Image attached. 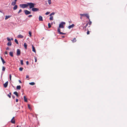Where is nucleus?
Here are the masks:
<instances>
[{
	"instance_id": "8fccbe9b",
	"label": "nucleus",
	"mask_w": 127,
	"mask_h": 127,
	"mask_svg": "<svg viewBox=\"0 0 127 127\" xmlns=\"http://www.w3.org/2000/svg\"><path fill=\"white\" fill-rule=\"evenodd\" d=\"M35 62H36L37 61V59H36V58L35 57Z\"/></svg>"
},
{
	"instance_id": "58836bf2",
	"label": "nucleus",
	"mask_w": 127,
	"mask_h": 127,
	"mask_svg": "<svg viewBox=\"0 0 127 127\" xmlns=\"http://www.w3.org/2000/svg\"><path fill=\"white\" fill-rule=\"evenodd\" d=\"M60 34H65V33H63L62 32H60V33H59Z\"/></svg>"
},
{
	"instance_id": "7ed1b4c3",
	"label": "nucleus",
	"mask_w": 127,
	"mask_h": 127,
	"mask_svg": "<svg viewBox=\"0 0 127 127\" xmlns=\"http://www.w3.org/2000/svg\"><path fill=\"white\" fill-rule=\"evenodd\" d=\"M19 6L21 8H24L27 7L28 6V4H20Z\"/></svg>"
},
{
	"instance_id": "13d9d810",
	"label": "nucleus",
	"mask_w": 127,
	"mask_h": 127,
	"mask_svg": "<svg viewBox=\"0 0 127 127\" xmlns=\"http://www.w3.org/2000/svg\"><path fill=\"white\" fill-rule=\"evenodd\" d=\"M11 40H13V38H11Z\"/></svg>"
},
{
	"instance_id": "e433bc0d",
	"label": "nucleus",
	"mask_w": 127,
	"mask_h": 127,
	"mask_svg": "<svg viewBox=\"0 0 127 127\" xmlns=\"http://www.w3.org/2000/svg\"><path fill=\"white\" fill-rule=\"evenodd\" d=\"M48 28H50L51 27V25H50V24L49 23L48 24Z\"/></svg>"
},
{
	"instance_id": "a878e982",
	"label": "nucleus",
	"mask_w": 127,
	"mask_h": 127,
	"mask_svg": "<svg viewBox=\"0 0 127 127\" xmlns=\"http://www.w3.org/2000/svg\"><path fill=\"white\" fill-rule=\"evenodd\" d=\"M15 41L16 43L17 44H18L19 43L18 42L17 40L16 39H15Z\"/></svg>"
},
{
	"instance_id": "4d7b16f0",
	"label": "nucleus",
	"mask_w": 127,
	"mask_h": 127,
	"mask_svg": "<svg viewBox=\"0 0 127 127\" xmlns=\"http://www.w3.org/2000/svg\"><path fill=\"white\" fill-rule=\"evenodd\" d=\"M17 1V0H14V1L16 2Z\"/></svg>"
},
{
	"instance_id": "c9c22d12",
	"label": "nucleus",
	"mask_w": 127,
	"mask_h": 127,
	"mask_svg": "<svg viewBox=\"0 0 127 127\" xmlns=\"http://www.w3.org/2000/svg\"><path fill=\"white\" fill-rule=\"evenodd\" d=\"M22 11V10L21 9H20L19 11L18 12V14H19L20 13H21Z\"/></svg>"
},
{
	"instance_id": "4be33fe9",
	"label": "nucleus",
	"mask_w": 127,
	"mask_h": 127,
	"mask_svg": "<svg viewBox=\"0 0 127 127\" xmlns=\"http://www.w3.org/2000/svg\"><path fill=\"white\" fill-rule=\"evenodd\" d=\"M16 2H12L11 3V4L12 5L14 6L15 5V4H16Z\"/></svg>"
},
{
	"instance_id": "4c0bfd02",
	"label": "nucleus",
	"mask_w": 127,
	"mask_h": 127,
	"mask_svg": "<svg viewBox=\"0 0 127 127\" xmlns=\"http://www.w3.org/2000/svg\"><path fill=\"white\" fill-rule=\"evenodd\" d=\"M50 13V12H47L45 14L46 15H48L49 13Z\"/></svg>"
},
{
	"instance_id": "412c9836",
	"label": "nucleus",
	"mask_w": 127,
	"mask_h": 127,
	"mask_svg": "<svg viewBox=\"0 0 127 127\" xmlns=\"http://www.w3.org/2000/svg\"><path fill=\"white\" fill-rule=\"evenodd\" d=\"M21 87L20 86H17L16 87V89L18 90H20L21 89Z\"/></svg>"
},
{
	"instance_id": "f704fd0d",
	"label": "nucleus",
	"mask_w": 127,
	"mask_h": 127,
	"mask_svg": "<svg viewBox=\"0 0 127 127\" xmlns=\"http://www.w3.org/2000/svg\"><path fill=\"white\" fill-rule=\"evenodd\" d=\"M21 64L22 65H23V60H21L20 61Z\"/></svg>"
},
{
	"instance_id": "4468645a",
	"label": "nucleus",
	"mask_w": 127,
	"mask_h": 127,
	"mask_svg": "<svg viewBox=\"0 0 127 127\" xmlns=\"http://www.w3.org/2000/svg\"><path fill=\"white\" fill-rule=\"evenodd\" d=\"M9 55L10 56L12 57L13 56V52H9Z\"/></svg>"
},
{
	"instance_id": "6e6552de",
	"label": "nucleus",
	"mask_w": 127,
	"mask_h": 127,
	"mask_svg": "<svg viewBox=\"0 0 127 127\" xmlns=\"http://www.w3.org/2000/svg\"><path fill=\"white\" fill-rule=\"evenodd\" d=\"M8 83V81H7L6 83L3 84L4 87L5 88H6L7 86Z\"/></svg>"
},
{
	"instance_id": "39448f33",
	"label": "nucleus",
	"mask_w": 127,
	"mask_h": 127,
	"mask_svg": "<svg viewBox=\"0 0 127 127\" xmlns=\"http://www.w3.org/2000/svg\"><path fill=\"white\" fill-rule=\"evenodd\" d=\"M24 11L25 14L26 15H28L31 14V12L26 10H24Z\"/></svg>"
},
{
	"instance_id": "a18cd8bd",
	"label": "nucleus",
	"mask_w": 127,
	"mask_h": 127,
	"mask_svg": "<svg viewBox=\"0 0 127 127\" xmlns=\"http://www.w3.org/2000/svg\"><path fill=\"white\" fill-rule=\"evenodd\" d=\"M9 78H11V74H10L9 75Z\"/></svg>"
},
{
	"instance_id": "473e14b6",
	"label": "nucleus",
	"mask_w": 127,
	"mask_h": 127,
	"mask_svg": "<svg viewBox=\"0 0 127 127\" xmlns=\"http://www.w3.org/2000/svg\"><path fill=\"white\" fill-rule=\"evenodd\" d=\"M72 41H73V42H75L76 41L75 38H74Z\"/></svg>"
},
{
	"instance_id": "cd10ccee",
	"label": "nucleus",
	"mask_w": 127,
	"mask_h": 127,
	"mask_svg": "<svg viewBox=\"0 0 127 127\" xmlns=\"http://www.w3.org/2000/svg\"><path fill=\"white\" fill-rule=\"evenodd\" d=\"M11 93H10L9 94L7 95V96H8L9 98H10L11 97Z\"/></svg>"
},
{
	"instance_id": "f3484780",
	"label": "nucleus",
	"mask_w": 127,
	"mask_h": 127,
	"mask_svg": "<svg viewBox=\"0 0 127 127\" xmlns=\"http://www.w3.org/2000/svg\"><path fill=\"white\" fill-rule=\"evenodd\" d=\"M32 51L34 52H36L35 47L33 45H32Z\"/></svg>"
},
{
	"instance_id": "0eeeda50",
	"label": "nucleus",
	"mask_w": 127,
	"mask_h": 127,
	"mask_svg": "<svg viewBox=\"0 0 127 127\" xmlns=\"http://www.w3.org/2000/svg\"><path fill=\"white\" fill-rule=\"evenodd\" d=\"M21 54V51L20 49H17V56Z\"/></svg>"
},
{
	"instance_id": "1a4fd4ad",
	"label": "nucleus",
	"mask_w": 127,
	"mask_h": 127,
	"mask_svg": "<svg viewBox=\"0 0 127 127\" xmlns=\"http://www.w3.org/2000/svg\"><path fill=\"white\" fill-rule=\"evenodd\" d=\"M75 25L74 24H72V25L69 26L68 27V28L69 29H70L71 28H73Z\"/></svg>"
},
{
	"instance_id": "dca6fc26",
	"label": "nucleus",
	"mask_w": 127,
	"mask_h": 127,
	"mask_svg": "<svg viewBox=\"0 0 127 127\" xmlns=\"http://www.w3.org/2000/svg\"><path fill=\"white\" fill-rule=\"evenodd\" d=\"M12 44L11 42V41L7 43V45L8 46H11Z\"/></svg>"
},
{
	"instance_id": "7c9ffc66",
	"label": "nucleus",
	"mask_w": 127,
	"mask_h": 127,
	"mask_svg": "<svg viewBox=\"0 0 127 127\" xmlns=\"http://www.w3.org/2000/svg\"><path fill=\"white\" fill-rule=\"evenodd\" d=\"M23 69V68L22 67H20L19 68V70L20 71H22Z\"/></svg>"
},
{
	"instance_id": "b1692460",
	"label": "nucleus",
	"mask_w": 127,
	"mask_h": 127,
	"mask_svg": "<svg viewBox=\"0 0 127 127\" xmlns=\"http://www.w3.org/2000/svg\"><path fill=\"white\" fill-rule=\"evenodd\" d=\"M24 101L25 102H27V98H26L25 96H24Z\"/></svg>"
},
{
	"instance_id": "3c124183",
	"label": "nucleus",
	"mask_w": 127,
	"mask_h": 127,
	"mask_svg": "<svg viewBox=\"0 0 127 127\" xmlns=\"http://www.w3.org/2000/svg\"><path fill=\"white\" fill-rule=\"evenodd\" d=\"M87 25H88V24H86V26H84V27L85 28L87 26Z\"/></svg>"
},
{
	"instance_id": "5701e85b",
	"label": "nucleus",
	"mask_w": 127,
	"mask_h": 127,
	"mask_svg": "<svg viewBox=\"0 0 127 127\" xmlns=\"http://www.w3.org/2000/svg\"><path fill=\"white\" fill-rule=\"evenodd\" d=\"M29 84L30 85H33L35 84V83L34 82H32L29 83Z\"/></svg>"
},
{
	"instance_id": "f257e3e1",
	"label": "nucleus",
	"mask_w": 127,
	"mask_h": 127,
	"mask_svg": "<svg viewBox=\"0 0 127 127\" xmlns=\"http://www.w3.org/2000/svg\"><path fill=\"white\" fill-rule=\"evenodd\" d=\"M27 4H28V6H29L30 9H32L34 7V5H35V4L32 2H28Z\"/></svg>"
},
{
	"instance_id": "e2e57ef3",
	"label": "nucleus",
	"mask_w": 127,
	"mask_h": 127,
	"mask_svg": "<svg viewBox=\"0 0 127 127\" xmlns=\"http://www.w3.org/2000/svg\"><path fill=\"white\" fill-rule=\"evenodd\" d=\"M16 127H18V126H17Z\"/></svg>"
},
{
	"instance_id": "6ab92c4d",
	"label": "nucleus",
	"mask_w": 127,
	"mask_h": 127,
	"mask_svg": "<svg viewBox=\"0 0 127 127\" xmlns=\"http://www.w3.org/2000/svg\"><path fill=\"white\" fill-rule=\"evenodd\" d=\"M24 47L26 49H27V45L26 43H24Z\"/></svg>"
},
{
	"instance_id": "603ef678",
	"label": "nucleus",
	"mask_w": 127,
	"mask_h": 127,
	"mask_svg": "<svg viewBox=\"0 0 127 127\" xmlns=\"http://www.w3.org/2000/svg\"><path fill=\"white\" fill-rule=\"evenodd\" d=\"M5 54H8L7 52L6 51H5Z\"/></svg>"
},
{
	"instance_id": "de8ad7c7",
	"label": "nucleus",
	"mask_w": 127,
	"mask_h": 127,
	"mask_svg": "<svg viewBox=\"0 0 127 127\" xmlns=\"http://www.w3.org/2000/svg\"><path fill=\"white\" fill-rule=\"evenodd\" d=\"M26 64L27 65H28L29 64V62L28 61H27L26 62Z\"/></svg>"
},
{
	"instance_id": "393cba45",
	"label": "nucleus",
	"mask_w": 127,
	"mask_h": 127,
	"mask_svg": "<svg viewBox=\"0 0 127 127\" xmlns=\"http://www.w3.org/2000/svg\"><path fill=\"white\" fill-rule=\"evenodd\" d=\"M60 28H59V27L58 28L57 30L58 32L59 33H60V32H60L61 30Z\"/></svg>"
},
{
	"instance_id": "5fc2aeb1",
	"label": "nucleus",
	"mask_w": 127,
	"mask_h": 127,
	"mask_svg": "<svg viewBox=\"0 0 127 127\" xmlns=\"http://www.w3.org/2000/svg\"><path fill=\"white\" fill-rule=\"evenodd\" d=\"M9 48L8 47H7L6 48V50H8L9 49Z\"/></svg>"
},
{
	"instance_id": "2eb2a0df",
	"label": "nucleus",
	"mask_w": 127,
	"mask_h": 127,
	"mask_svg": "<svg viewBox=\"0 0 127 127\" xmlns=\"http://www.w3.org/2000/svg\"><path fill=\"white\" fill-rule=\"evenodd\" d=\"M17 8V5H15L13 7V9L14 10H16Z\"/></svg>"
},
{
	"instance_id": "ea45409f",
	"label": "nucleus",
	"mask_w": 127,
	"mask_h": 127,
	"mask_svg": "<svg viewBox=\"0 0 127 127\" xmlns=\"http://www.w3.org/2000/svg\"><path fill=\"white\" fill-rule=\"evenodd\" d=\"M55 13L54 12H52L51 14V15H54Z\"/></svg>"
},
{
	"instance_id": "9b49d317",
	"label": "nucleus",
	"mask_w": 127,
	"mask_h": 127,
	"mask_svg": "<svg viewBox=\"0 0 127 127\" xmlns=\"http://www.w3.org/2000/svg\"><path fill=\"white\" fill-rule=\"evenodd\" d=\"M14 117H13V118L11 120V122L13 124H14L15 123V122L14 120H13V119L14 118Z\"/></svg>"
},
{
	"instance_id": "423d86ee",
	"label": "nucleus",
	"mask_w": 127,
	"mask_h": 127,
	"mask_svg": "<svg viewBox=\"0 0 127 127\" xmlns=\"http://www.w3.org/2000/svg\"><path fill=\"white\" fill-rule=\"evenodd\" d=\"M32 11L33 12H36L39 11V9L36 8H35L33 7L32 9Z\"/></svg>"
},
{
	"instance_id": "052dcab7",
	"label": "nucleus",
	"mask_w": 127,
	"mask_h": 127,
	"mask_svg": "<svg viewBox=\"0 0 127 127\" xmlns=\"http://www.w3.org/2000/svg\"><path fill=\"white\" fill-rule=\"evenodd\" d=\"M10 80V81H11V78H9Z\"/></svg>"
},
{
	"instance_id": "79ce46f5",
	"label": "nucleus",
	"mask_w": 127,
	"mask_h": 127,
	"mask_svg": "<svg viewBox=\"0 0 127 127\" xmlns=\"http://www.w3.org/2000/svg\"><path fill=\"white\" fill-rule=\"evenodd\" d=\"M32 16V15H30L28 16V17L29 18L31 17Z\"/></svg>"
},
{
	"instance_id": "864d4df0",
	"label": "nucleus",
	"mask_w": 127,
	"mask_h": 127,
	"mask_svg": "<svg viewBox=\"0 0 127 127\" xmlns=\"http://www.w3.org/2000/svg\"><path fill=\"white\" fill-rule=\"evenodd\" d=\"M29 77V76L28 75H27L26 76V78H28Z\"/></svg>"
},
{
	"instance_id": "09e8293b",
	"label": "nucleus",
	"mask_w": 127,
	"mask_h": 127,
	"mask_svg": "<svg viewBox=\"0 0 127 127\" xmlns=\"http://www.w3.org/2000/svg\"><path fill=\"white\" fill-rule=\"evenodd\" d=\"M12 97L13 99H14L15 98V97L14 95H12Z\"/></svg>"
},
{
	"instance_id": "f03ea898",
	"label": "nucleus",
	"mask_w": 127,
	"mask_h": 127,
	"mask_svg": "<svg viewBox=\"0 0 127 127\" xmlns=\"http://www.w3.org/2000/svg\"><path fill=\"white\" fill-rule=\"evenodd\" d=\"M65 22H61V23L59 24V28H64V27L63 25H65Z\"/></svg>"
},
{
	"instance_id": "6e6d98bb",
	"label": "nucleus",
	"mask_w": 127,
	"mask_h": 127,
	"mask_svg": "<svg viewBox=\"0 0 127 127\" xmlns=\"http://www.w3.org/2000/svg\"><path fill=\"white\" fill-rule=\"evenodd\" d=\"M19 82L20 83H21V81L20 80H19Z\"/></svg>"
},
{
	"instance_id": "9d476101",
	"label": "nucleus",
	"mask_w": 127,
	"mask_h": 127,
	"mask_svg": "<svg viewBox=\"0 0 127 127\" xmlns=\"http://www.w3.org/2000/svg\"><path fill=\"white\" fill-rule=\"evenodd\" d=\"M39 20L40 21H43L42 17L40 15L39 16Z\"/></svg>"
},
{
	"instance_id": "680f3d73",
	"label": "nucleus",
	"mask_w": 127,
	"mask_h": 127,
	"mask_svg": "<svg viewBox=\"0 0 127 127\" xmlns=\"http://www.w3.org/2000/svg\"><path fill=\"white\" fill-rule=\"evenodd\" d=\"M80 18L81 19H82V17H80Z\"/></svg>"
},
{
	"instance_id": "bb28decb",
	"label": "nucleus",
	"mask_w": 127,
	"mask_h": 127,
	"mask_svg": "<svg viewBox=\"0 0 127 127\" xmlns=\"http://www.w3.org/2000/svg\"><path fill=\"white\" fill-rule=\"evenodd\" d=\"M49 19L50 20H53V16H51L50 18Z\"/></svg>"
},
{
	"instance_id": "20e7f679",
	"label": "nucleus",
	"mask_w": 127,
	"mask_h": 127,
	"mask_svg": "<svg viewBox=\"0 0 127 127\" xmlns=\"http://www.w3.org/2000/svg\"><path fill=\"white\" fill-rule=\"evenodd\" d=\"M80 15L81 16H85L86 17H87L89 19V20H90L89 19V16L88 14H80Z\"/></svg>"
},
{
	"instance_id": "f8f14e48",
	"label": "nucleus",
	"mask_w": 127,
	"mask_h": 127,
	"mask_svg": "<svg viewBox=\"0 0 127 127\" xmlns=\"http://www.w3.org/2000/svg\"><path fill=\"white\" fill-rule=\"evenodd\" d=\"M11 17V16H10V15H8V16L6 15L5 16V20H7L10 17Z\"/></svg>"
},
{
	"instance_id": "37998d69",
	"label": "nucleus",
	"mask_w": 127,
	"mask_h": 127,
	"mask_svg": "<svg viewBox=\"0 0 127 127\" xmlns=\"http://www.w3.org/2000/svg\"><path fill=\"white\" fill-rule=\"evenodd\" d=\"M89 33H90L88 31L87 32V34H89Z\"/></svg>"
},
{
	"instance_id": "49530a36",
	"label": "nucleus",
	"mask_w": 127,
	"mask_h": 127,
	"mask_svg": "<svg viewBox=\"0 0 127 127\" xmlns=\"http://www.w3.org/2000/svg\"><path fill=\"white\" fill-rule=\"evenodd\" d=\"M16 102H18V99H16Z\"/></svg>"
},
{
	"instance_id": "ddd939ff",
	"label": "nucleus",
	"mask_w": 127,
	"mask_h": 127,
	"mask_svg": "<svg viewBox=\"0 0 127 127\" xmlns=\"http://www.w3.org/2000/svg\"><path fill=\"white\" fill-rule=\"evenodd\" d=\"M18 37L20 38H22L23 37V36L19 34L18 35Z\"/></svg>"
},
{
	"instance_id": "c03bdc74",
	"label": "nucleus",
	"mask_w": 127,
	"mask_h": 127,
	"mask_svg": "<svg viewBox=\"0 0 127 127\" xmlns=\"http://www.w3.org/2000/svg\"><path fill=\"white\" fill-rule=\"evenodd\" d=\"M28 107L30 109V105L29 104H28Z\"/></svg>"
},
{
	"instance_id": "a211bd4d",
	"label": "nucleus",
	"mask_w": 127,
	"mask_h": 127,
	"mask_svg": "<svg viewBox=\"0 0 127 127\" xmlns=\"http://www.w3.org/2000/svg\"><path fill=\"white\" fill-rule=\"evenodd\" d=\"M1 59V61L2 62V63L3 64H4V63H5V62L4 61V60L1 57H0Z\"/></svg>"
},
{
	"instance_id": "c756f323",
	"label": "nucleus",
	"mask_w": 127,
	"mask_h": 127,
	"mask_svg": "<svg viewBox=\"0 0 127 127\" xmlns=\"http://www.w3.org/2000/svg\"><path fill=\"white\" fill-rule=\"evenodd\" d=\"M29 33L30 35V36L31 37L32 36V32L31 31H29Z\"/></svg>"
},
{
	"instance_id": "aec40b11",
	"label": "nucleus",
	"mask_w": 127,
	"mask_h": 127,
	"mask_svg": "<svg viewBox=\"0 0 127 127\" xmlns=\"http://www.w3.org/2000/svg\"><path fill=\"white\" fill-rule=\"evenodd\" d=\"M13 94L17 96L18 97L19 95L18 94V93L16 92H14Z\"/></svg>"
},
{
	"instance_id": "bf43d9fd",
	"label": "nucleus",
	"mask_w": 127,
	"mask_h": 127,
	"mask_svg": "<svg viewBox=\"0 0 127 127\" xmlns=\"http://www.w3.org/2000/svg\"><path fill=\"white\" fill-rule=\"evenodd\" d=\"M52 15H51V14H50L49 15V16H50L51 17L52 16H52Z\"/></svg>"
},
{
	"instance_id": "2f4dec72",
	"label": "nucleus",
	"mask_w": 127,
	"mask_h": 127,
	"mask_svg": "<svg viewBox=\"0 0 127 127\" xmlns=\"http://www.w3.org/2000/svg\"><path fill=\"white\" fill-rule=\"evenodd\" d=\"M7 39L8 40V41L9 42L11 41V39H10V38L8 37H7Z\"/></svg>"
},
{
	"instance_id": "c85d7f7f",
	"label": "nucleus",
	"mask_w": 127,
	"mask_h": 127,
	"mask_svg": "<svg viewBox=\"0 0 127 127\" xmlns=\"http://www.w3.org/2000/svg\"><path fill=\"white\" fill-rule=\"evenodd\" d=\"M48 1V3L50 5L51 4V0H49Z\"/></svg>"
},
{
	"instance_id": "72a5a7b5",
	"label": "nucleus",
	"mask_w": 127,
	"mask_h": 127,
	"mask_svg": "<svg viewBox=\"0 0 127 127\" xmlns=\"http://www.w3.org/2000/svg\"><path fill=\"white\" fill-rule=\"evenodd\" d=\"M2 70L4 71L5 70V68L4 66H3L2 67Z\"/></svg>"
},
{
	"instance_id": "a19ab883",
	"label": "nucleus",
	"mask_w": 127,
	"mask_h": 127,
	"mask_svg": "<svg viewBox=\"0 0 127 127\" xmlns=\"http://www.w3.org/2000/svg\"><path fill=\"white\" fill-rule=\"evenodd\" d=\"M89 21L90 22L89 23V24L90 25H91L92 23V22L90 21V20Z\"/></svg>"
}]
</instances>
